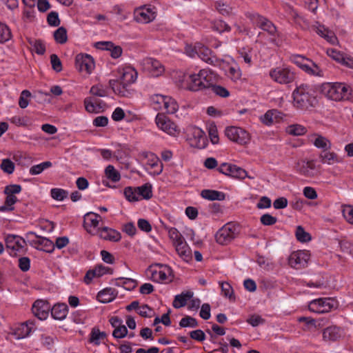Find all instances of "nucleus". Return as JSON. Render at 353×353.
<instances>
[{
  "label": "nucleus",
  "mask_w": 353,
  "mask_h": 353,
  "mask_svg": "<svg viewBox=\"0 0 353 353\" xmlns=\"http://www.w3.org/2000/svg\"><path fill=\"white\" fill-rule=\"evenodd\" d=\"M31 93L28 90H24L21 92L19 99V105L21 108H26L29 104L28 99L30 97Z\"/></svg>",
  "instance_id": "bf43d9fd"
},
{
  "label": "nucleus",
  "mask_w": 353,
  "mask_h": 353,
  "mask_svg": "<svg viewBox=\"0 0 353 353\" xmlns=\"http://www.w3.org/2000/svg\"><path fill=\"white\" fill-rule=\"evenodd\" d=\"M294 105L301 110H308L314 106L316 99L313 95L312 87L307 84H301L292 93Z\"/></svg>",
  "instance_id": "20e7f679"
},
{
  "label": "nucleus",
  "mask_w": 353,
  "mask_h": 353,
  "mask_svg": "<svg viewBox=\"0 0 353 353\" xmlns=\"http://www.w3.org/2000/svg\"><path fill=\"white\" fill-rule=\"evenodd\" d=\"M99 236L106 241L117 242L121 239V233L108 227H103L99 230Z\"/></svg>",
  "instance_id": "393cba45"
},
{
  "label": "nucleus",
  "mask_w": 353,
  "mask_h": 353,
  "mask_svg": "<svg viewBox=\"0 0 353 353\" xmlns=\"http://www.w3.org/2000/svg\"><path fill=\"white\" fill-rule=\"evenodd\" d=\"M84 105L85 110L90 113L99 112V104L98 101H92L90 98H85L84 100Z\"/></svg>",
  "instance_id": "338daca9"
},
{
  "label": "nucleus",
  "mask_w": 353,
  "mask_h": 353,
  "mask_svg": "<svg viewBox=\"0 0 353 353\" xmlns=\"http://www.w3.org/2000/svg\"><path fill=\"white\" fill-rule=\"evenodd\" d=\"M115 296L114 289L106 288L98 293L97 299L101 303H107L113 301Z\"/></svg>",
  "instance_id": "473e14b6"
},
{
  "label": "nucleus",
  "mask_w": 353,
  "mask_h": 353,
  "mask_svg": "<svg viewBox=\"0 0 353 353\" xmlns=\"http://www.w3.org/2000/svg\"><path fill=\"white\" fill-rule=\"evenodd\" d=\"M137 283L132 279L119 278L117 279V285L123 286L126 290H130L136 287Z\"/></svg>",
  "instance_id": "8fccbe9b"
},
{
  "label": "nucleus",
  "mask_w": 353,
  "mask_h": 353,
  "mask_svg": "<svg viewBox=\"0 0 353 353\" xmlns=\"http://www.w3.org/2000/svg\"><path fill=\"white\" fill-rule=\"evenodd\" d=\"M219 172L233 178L243 179L248 176L247 172L236 165L223 163L218 168Z\"/></svg>",
  "instance_id": "4468645a"
},
{
  "label": "nucleus",
  "mask_w": 353,
  "mask_h": 353,
  "mask_svg": "<svg viewBox=\"0 0 353 353\" xmlns=\"http://www.w3.org/2000/svg\"><path fill=\"white\" fill-rule=\"evenodd\" d=\"M117 72L119 74V79L110 80V86L116 94L120 97H128L133 91L130 88V85L136 81L137 72L134 68L126 66L119 68Z\"/></svg>",
  "instance_id": "f257e3e1"
},
{
  "label": "nucleus",
  "mask_w": 353,
  "mask_h": 353,
  "mask_svg": "<svg viewBox=\"0 0 353 353\" xmlns=\"http://www.w3.org/2000/svg\"><path fill=\"white\" fill-rule=\"evenodd\" d=\"M139 199H150L152 196V187L149 183L137 187Z\"/></svg>",
  "instance_id": "e433bc0d"
},
{
  "label": "nucleus",
  "mask_w": 353,
  "mask_h": 353,
  "mask_svg": "<svg viewBox=\"0 0 353 353\" xmlns=\"http://www.w3.org/2000/svg\"><path fill=\"white\" fill-rule=\"evenodd\" d=\"M50 161H44L41 163L33 165L30 169V173L32 175H37L41 173L45 169L49 168L52 166Z\"/></svg>",
  "instance_id": "3c124183"
},
{
  "label": "nucleus",
  "mask_w": 353,
  "mask_h": 353,
  "mask_svg": "<svg viewBox=\"0 0 353 353\" xmlns=\"http://www.w3.org/2000/svg\"><path fill=\"white\" fill-rule=\"evenodd\" d=\"M212 91L217 96L221 97H228L230 96V92L225 88L221 85H215L214 83L212 86H210Z\"/></svg>",
  "instance_id": "5fc2aeb1"
},
{
  "label": "nucleus",
  "mask_w": 353,
  "mask_h": 353,
  "mask_svg": "<svg viewBox=\"0 0 353 353\" xmlns=\"http://www.w3.org/2000/svg\"><path fill=\"white\" fill-rule=\"evenodd\" d=\"M155 121L158 128L169 135L176 136L179 133L177 125L163 114L159 113Z\"/></svg>",
  "instance_id": "f8f14e48"
},
{
  "label": "nucleus",
  "mask_w": 353,
  "mask_h": 353,
  "mask_svg": "<svg viewBox=\"0 0 353 353\" xmlns=\"http://www.w3.org/2000/svg\"><path fill=\"white\" fill-rule=\"evenodd\" d=\"M90 93L92 95L104 97L108 95V92L106 89L103 88V86L101 84L94 85L91 87Z\"/></svg>",
  "instance_id": "13d9d810"
},
{
  "label": "nucleus",
  "mask_w": 353,
  "mask_h": 353,
  "mask_svg": "<svg viewBox=\"0 0 353 353\" xmlns=\"http://www.w3.org/2000/svg\"><path fill=\"white\" fill-rule=\"evenodd\" d=\"M168 234L170 238L173 241L174 245H175L177 243L185 241L181 234L175 228H170L168 230Z\"/></svg>",
  "instance_id": "4d7b16f0"
},
{
  "label": "nucleus",
  "mask_w": 353,
  "mask_h": 353,
  "mask_svg": "<svg viewBox=\"0 0 353 353\" xmlns=\"http://www.w3.org/2000/svg\"><path fill=\"white\" fill-rule=\"evenodd\" d=\"M12 37L11 30L9 27L0 22V43H5Z\"/></svg>",
  "instance_id": "de8ad7c7"
},
{
  "label": "nucleus",
  "mask_w": 353,
  "mask_h": 353,
  "mask_svg": "<svg viewBox=\"0 0 353 353\" xmlns=\"http://www.w3.org/2000/svg\"><path fill=\"white\" fill-rule=\"evenodd\" d=\"M75 65L79 71L90 74L94 68V61L89 54H79L75 58Z\"/></svg>",
  "instance_id": "2eb2a0df"
},
{
  "label": "nucleus",
  "mask_w": 353,
  "mask_h": 353,
  "mask_svg": "<svg viewBox=\"0 0 353 353\" xmlns=\"http://www.w3.org/2000/svg\"><path fill=\"white\" fill-rule=\"evenodd\" d=\"M313 143L316 148L323 149L324 151H326L331 148L330 141L327 138L321 135H317Z\"/></svg>",
  "instance_id": "49530a36"
},
{
  "label": "nucleus",
  "mask_w": 353,
  "mask_h": 353,
  "mask_svg": "<svg viewBox=\"0 0 353 353\" xmlns=\"http://www.w3.org/2000/svg\"><path fill=\"white\" fill-rule=\"evenodd\" d=\"M309 255L304 251L293 252L289 256V265L295 269H301L307 266Z\"/></svg>",
  "instance_id": "dca6fc26"
},
{
  "label": "nucleus",
  "mask_w": 353,
  "mask_h": 353,
  "mask_svg": "<svg viewBox=\"0 0 353 353\" xmlns=\"http://www.w3.org/2000/svg\"><path fill=\"white\" fill-rule=\"evenodd\" d=\"M310 61V59H307L301 55L297 54L292 57V61L303 71L307 65V62Z\"/></svg>",
  "instance_id": "052dcab7"
},
{
  "label": "nucleus",
  "mask_w": 353,
  "mask_h": 353,
  "mask_svg": "<svg viewBox=\"0 0 353 353\" xmlns=\"http://www.w3.org/2000/svg\"><path fill=\"white\" fill-rule=\"evenodd\" d=\"M280 112L276 110H268L262 117V122L268 125H270L277 121L279 114Z\"/></svg>",
  "instance_id": "4c0bfd02"
},
{
  "label": "nucleus",
  "mask_w": 353,
  "mask_h": 353,
  "mask_svg": "<svg viewBox=\"0 0 353 353\" xmlns=\"http://www.w3.org/2000/svg\"><path fill=\"white\" fill-rule=\"evenodd\" d=\"M140 64L144 70L153 77H159L165 71L164 66L160 61L151 57L144 58L141 61Z\"/></svg>",
  "instance_id": "ddd939ff"
},
{
  "label": "nucleus",
  "mask_w": 353,
  "mask_h": 353,
  "mask_svg": "<svg viewBox=\"0 0 353 353\" xmlns=\"http://www.w3.org/2000/svg\"><path fill=\"white\" fill-rule=\"evenodd\" d=\"M156 17V12L150 7L143 6L137 8L134 12V20L141 23H148Z\"/></svg>",
  "instance_id": "f3484780"
},
{
  "label": "nucleus",
  "mask_w": 353,
  "mask_h": 353,
  "mask_svg": "<svg viewBox=\"0 0 353 353\" xmlns=\"http://www.w3.org/2000/svg\"><path fill=\"white\" fill-rule=\"evenodd\" d=\"M175 249L179 256L185 261H189L192 259V251L185 241L177 243Z\"/></svg>",
  "instance_id": "cd10ccee"
},
{
  "label": "nucleus",
  "mask_w": 353,
  "mask_h": 353,
  "mask_svg": "<svg viewBox=\"0 0 353 353\" xmlns=\"http://www.w3.org/2000/svg\"><path fill=\"white\" fill-rule=\"evenodd\" d=\"M304 71L310 75H313L319 77H324V71L320 68V67L310 60L307 62V65L306 66Z\"/></svg>",
  "instance_id": "c9c22d12"
},
{
  "label": "nucleus",
  "mask_w": 353,
  "mask_h": 353,
  "mask_svg": "<svg viewBox=\"0 0 353 353\" xmlns=\"http://www.w3.org/2000/svg\"><path fill=\"white\" fill-rule=\"evenodd\" d=\"M342 332L340 327L332 325L323 330V337L325 341H336L341 337Z\"/></svg>",
  "instance_id": "bb28decb"
},
{
  "label": "nucleus",
  "mask_w": 353,
  "mask_h": 353,
  "mask_svg": "<svg viewBox=\"0 0 353 353\" xmlns=\"http://www.w3.org/2000/svg\"><path fill=\"white\" fill-rule=\"evenodd\" d=\"M287 132L294 136H301L307 132V128L300 124H292L287 128Z\"/></svg>",
  "instance_id": "c03bdc74"
},
{
  "label": "nucleus",
  "mask_w": 353,
  "mask_h": 353,
  "mask_svg": "<svg viewBox=\"0 0 353 353\" xmlns=\"http://www.w3.org/2000/svg\"><path fill=\"white\" fill-rule=\"evenodd\" d=\"M178 107L179 106L176 101L172 97L167 96L166 100L164 102L163 110H165V112L168 114H174L177 111Z\"/></svg>",
  "instance_id": "37998d69"
},
{
  "label": "nucleus",
  "mask_w": 353,
  "mask_h": 353,
  "mask_svg": "<svg viewBox=\"0 0 353 353\" xmlns=\"http://www.w3.org/2000/svg\"><path fill=\"white\" fill-rule=\"evenodd\" d=\"M295 234L297 240L302 243L307 242L311 239L310 234L306 232L301 225L297 226Z\"/></svg>",
  "instance_id": "864d4df0"
},
{
  "label": "nucleus",
  "mask_w": 353,
  "mask_h": 353,
  "mask_svg": "<svg viewBox=\"0 0 353 353\" xmlns=\"http://www.w3.org/2000/svg\"><path fill=\"white\" fill-rule=\"evenodd\" d=\"M245 16L254 25L267 32L270 35L274 36L276 34V26L267 18L256 12H247Z\"/></svg>",
  "instance_id": "0eeeda50"
},
{
  "label": "nucleus",
  "mask_w": 353,
  "mask_h": 353,
  "mask_svg": "<svg viewBox=\"0 0 353 353\" xmlns=\"http://www.w3.org/2000/svg\"><path fill=\"white\" fill-rule=\"evenodd\" d=\"M6 249L10 250V255L23 254L26 245V241L21 236L15 234H8L5 239Z\"/></svg>",
  "instance_id": "9d476101"
},
{
  "label": "nucleus",
  "mask_w": 353,
  "mask_h": 353,
  "mask_svg": "<svg viewBox=\"0 0 353 353\" xmlns=\"http://www.w3.org/2000/svg\"><path fill=\"white\" fill-rule=\"evenodd\" d=\"M239 226L233 223H228L216 233L215 238L218 243L226 245L234 239L239 234Z\"/></svg>",
  "instance_id": "423d86ee"
},
{
  "label": "nucleus",
  "mask_w": 353,
  "mask_h": 353,
  "mask_svg": "<svg viewBox=\"0 0 353 353\" xmlns=\"http://www.w3.org/2000/svg\"><path fill=\"white\" fill-rule=\"evenodd\" d=\"M316 168L314 161L300 160L297 162L296 169L302 175L312 177L314 175Z\"/></svg>",
  "instance_id": "4be33fe9"
},
{
  "label": "nucleus",
  "mask_w": 353,
  "mask_h": 353,
  "mask_svg": "<svg viewBox=\"0 0 353 353\" xmlns=\"http://www.w3.org/2000/svg\"><path fill=\"white\" fill-rule=\"evenodd\" d=\"M219 284L221 288L222 294L229 298L230 300L234 301V291L231 285L228 282H220Z\"/></svg>",
  "instance_id": "603ef678"
},
{
  "label": "nucleus",
  "mask_w": 353,
  "mask_h": 353,
  "mask_svg": "<svg viewBox=\"0 0 353 353\" xmlns=\"http://www.w3.org/2000/svg\"><path fill=\"white\" fill-rule=\"evenodd\" d=\"M320 91L322 94L327 99L340 101L348 100L351 94V88L345 83H323L320 86Z\"/></svg>",
  "instance_id": "7ed1b4c3"
},
{
  "label": "nucleus",
  "mask_w": 353,
  "mask_h": 353,
  "mask_svg": "<svg viewBox=\"0 0 353 353\" xmlns=\"http://www.w3.org/2000/svg\"><path fill=\"white\" fill-rule=\"evenodd\" d=\"M228 76L233 81H236L240 79L241 77V71L240 68L236 65L230 66L228 69Z\"/></svg>",
  "instance_id": "0e129e2a"
},
{
  "label": "nucleus",
  "mask_w": 353,
  "mask_h": 353,
  "mask_svg": "<svg viewBox=\"0 0 353 353\" xmlns=\"http://www.w3.org/2000/svg\"><path fill=\"white\" fill-rule=\"evenodd\" d=\"M0 167L4 172L8 174L13 173L15 168L14 163L8 159H3Z\"/></svg>",
  "instance_id": "69168bd1"
},
{
  "label": "nucleus",
  "mask_w": 353,
  "mask_h": 353,
  "mask_svg": "<svg viewBox=\"0 0 353 353\" xmlns=\"http://www.w3.org/2000/svg\"><path fill=\"white\" fill-rule=\"evenodd\" d=\"M190 145L192 147L203 149L207 145V138L205 132L200 128L192 130V137H190Z\"/></svg>",
  "instance_id": "aec40b11"
},
{
  "label": "nucleus",
  "mask_w": 353,
  "mask_h": 353,
  "mask_svg": "<svg viewBox=\"0 0 353 353\" xmlns=\"http://www.w3.org/2000/svg\"><path fill=\"white\" fill-rule=\"evenodd\" d=\"M68 312V307L65 303L55 304L51 309L52 316L57 320L62 321L65 319Z\"/></svg>",
  "instance_id": "a878e982"
},
{
  "label": "nucleus",
  "mask_w": 353,
  "mask_h": 353,
  "mask_svg": "<svg viewBox=\"0 0 353 353\" xmlns=\"http://www.w3.org/2000/svg\"><path fill=\"white\" fill-rule=\"evenodd\" d=\"M28 235L35 236V239L31 240L30 244L37 249L46 252H52L54 250V245L53 242L48 239L41 237L33 232H30Z\"/></svg>",
  "instance_id": "6ab92c4d"
},
{
  "label": "nucleus",
  "mask_w": 353,
  "mask_h": 353,
  "mask_svg": "<svg viewBox=\"0 0 353 353\" xmlns=\"http://www.w3.org/2000/svg\"><path fill=\"white\" fill-rule=\"evenodd\" d=\"M98 49L105 50L110 52V55L114 59H117L122 54V48L119 46H114L111 41H101L96 43Z\"/></svg>",
  "instance_id": "b1692460"
},
{
  "label": "nucleus",
  "mask_w": 353,
  "mask_h": 353,
  "mask_svg": "<svg viewBox=\"0 0 353 353\" xmlns=\"http://www.w3.org/2000/svg\"><path fill=\"white\" fill-rule=\"evenodd\" d=\"M54 39L55 41L60 44H63L68 41L67 30L63 27H59L54 32Z\"/></svg>",
  "instance_id": "a18cd8bd"
},
{
  "label": "nucleus",
  "mask_w": 353,
  "mask_h": 353,
  "mask_svg": "<svg viewBox=\"0 0 353 353\" xmlns=\"http://www.w3.org/2000/svg\"><path fill=\"white\" fill-rule=\"evenodd\" d=\"M201 196L209 201H223L225 199V194L214 190H203Z\"/></svg>",
  "instance_id": "c756f323"
},
{
  "label": "nucleus",
  "mask_w": 353,
  "mask_h": 353,
  "mask_svg": "<svg viewBox=\"0 0 353 353\" xmlns=\"http://www.w3.org/2000/svg\"><path fill=\"white\" fill-rule=\"evenodd\" d=\"M336 301L332 298H319L309 303V310L316 313H326L336 307Z\"/></svg>",
  "instance_id": "6e6552de"
},
{
  "label": "nucleus",
  "mask_w": 353,
  "mask_h": 353,
  "mask_svg": "<svg viewBox=\"0 0 353 353\" xmlns=\"http://www.w3.org/2000/svg\"><path fill=\"white\" fill-rule=\"evenodd\" d=\"M32 331V327H28V325L22 323L16 331V334L19 339L28 336Z\"/></svg>",
  "instance_id": "680f3d73"
},
{
  "label": "nucleus",
  "mask_w": 353,
  "mask_h": 353,
  "mask_svg": "<svg viewBox=\"0 0 353 353\" xmlns=\"http://www.w3.org/2000/svg\"><path fill=\"white\" fill-rule=\"evenodd\" d=\"M143 156L147 159L146 165L149 169H154L153 174L159 175L163 171V164L159 158L152 152H145Z\"/></svg>",
  "instance_id": "412c9836"
},
{
  "label": "nucleus",
  "mask_w": 353,
  "mask_h": 353,
  "mask_svg": "<svg viewBox=\"0 0 353 353\" xmlns=\"http://www.w3.org/2000/svg\"><path fill=\"white\" fill-rule=\"evenodd\" d=\"M179 325L181 327H196L198 326V322L196 319L190 316H186L181 319Z\"/></svg>",
  "instance_id": "6e6d98bb"
},
{
  "label": "nucleus",
  "mask_w": 353,
  "mask_h": 353,
  "mask_svg": "<svg viewBox=\"0 0 353 353\" xmlns=\"http://www.w3.org/2000/svg\"><path fill=\"white\" fill-rule=\"evenodd\" d=\"M197 48H199L197 49V56L203 61L213 65L219 63V59L215 56L212 55V52L210 49L200 43H197Z\"/></svg>",
  "instance_id": "5701e85b"
},
{
  "label": "nucleus",
  "mask_w": 353,
  "mask_h": 353,
  "mask_svg": "<svg viewBox=\"0 0 353 353\" xmlns=\"http://www.w3.org/2000/svg\"><path fill=\"white\" fill-rule=\"evenodd\" d=\"M319 158L323 163H327L329 165L340 162V159L336 153L327 150L322 152L320 154Z\"/></svg>",
  "instance_id": "72a5a7b5"
},
{
  "label": "nucleus",
  "mask_w": 353,
  "mask_h": 353,
  "mask_svg": "<svg viewBox=\"0 0 353 353\" xmlns=\"http://www.w3.org/2000/svg\"><path fill=\"white\" fill-rule=\"evenodd\" d=\"M149 272H150V279L154 282L170 283L174 279L173 271L167 265L157 264L154 267H152Z\"/></svg>",
  "instance_id": "39448f33"
},
{
  "label": "nucleus",
  "mask_w": 353,
  "mask_h": 353,
  "mask_svg": "<svg viewBox=\"0 0 353 353\" xmlns=\"http://www.w3.org/2000/svg\"><path fill=\"white\" fill-rule=\"evenodd\" d=\"M271 79L280 84L292 83L295 78L294 73L288 68L278 67L270 71Z\"/></svg>",
  "instance_id": "9b49d317"
},
{
  "label": "nucleus",
  "mask_w": 353,
  "mask_h": 353,
  "mask_svg": "<svg viewBox=\"0 0 353 353\" xmlns=\"http://www.w3.org/2000/svg\"><path fill=\"white\" fill-rule=\"evenodd\" d=\"M107 337V334L105 332H101L97 328H92L90 334L89 342L95 345H99L101 341L104 340Z\"/></svg>",
  "instance_id": "2f4dec72"
},
{
  "label": "nucleus",
  "mask_w": 353,
  "mask_h": 353,
  "mask_svg": "<svg viewBox=\"0 0 353 353\" xmlns=\"http://www.w3.org/2000/svg\"><path fill=\"white\" fill-rule=\"evenodd\" d=\"M343 216L344 219L350 224L353 225V206L345 205L343 208Z\"/></svg>",
  "instance_id": "774afa93"
},
{
  "label": "nucleus",
  "mask_w": 353,
  "mask_h": 353,
  "mask_svg": "<svg viewBox=\"0 0 353 353\" xmlns=\"http://www.w3.org/2000/svg\"><path fill=\"white\" fill-rule=\"evenodd\" d=\"M18 201L15 195H6L3 205L0 206V212H11L14 210V205Z\"/></svg>",
  "instance_id": "58836bf2"
},
{
  "label": "nucleus",
  "mask_w": 353,
  "mask_h": 353,
  "mask_svg": "<svg viewBox=\"0 0 353 353\" xmlns=\"http://www.w3.org/2000/svg\"><path fill=\"white\" fill-rule=\"evenodd\" d=\"M124 195L126 199L130 202L140 200L137 188L126 187L124 189Z\"/></svg>",
  "instance_id": "09e8293b"
},
{
  "label": "nucleus",
  "mask_w": 353,
  "mask_h": 353,
  "mask_svg": "<svg viewBox=\"0 0 353 353\" xmlns=\"http://www.w3.org/2000/svg\"><path fill=\"white\" fill-rule=\"evenodd\" d=\"M40 340L43 347L51 350L54 347L57 336L53 333H43L41 335Z\"/></svg>",
  "instance_id": "f704fd0d"
},
{
  "label": "nucleus",
  "mask_w": 353,
  "mask_h": 353,
  "mask_svg": "<svg viewBox=\"0 0 353 353\" xmlns=\"http://www.w3.org/2000/svg\"><path fill=\"white\" fill-rule=\"evenodd\" d=\"M105 176L112 182H118L121 179L120 173L112 165H108L105 169Z\"/></svg>",
  "instance_id": "79ce46f5"
},
{
  "label": "nucleus",
  "mask_w": 353,
  "mask_h": 353,
  "mask_svg": "<svg viewBox=\"0 0 353 353\" xmlns=\"http://www.w3.org/2000/svg\"><path fill=\"white\" fill-rule=\"evenodd\" d=\"M193 296V292L187 291L175 296L172 303L174 308H180L184 307L187 304V301Z\"/></svg>",
  "instance_id": "7c9ffc66"
},
{
  "label": "nucleus",
  "mask_w": 353,
  "mask_h": 353,
  "mask_svg": "<svg viewBox=\"0 0 353 353\" xmlns=\"http://www.w3.org/2000/svg\"><path fill=\"white\" fill-rule=\"evenodd\" d=\"M51 196L57 201H63L67 197L68 192L60 188H52L50 191Z\"/></svg>",
  "instance_id": "e2e57ef3"
},
{
  "label": "nucleus",
  "mask_w": 353,
  "mask_h": 353,
  "mask_svg": "<svg viewBox=\"0 0 353 353\" xmlns=\"http://www.w3.org/2000/svg\"><path fill=\"white\" fill-rule=\"evenodd\" d=\"M226 137L232 141L239 145H246L250 142V134L244 129L231 126L225 129Z\"/></svg>",
  "instance_id": "1a4fd4ad"
},
{
  "label": "nucleus",
  "mask_w": 353,
  "mask_h": 353,
  "mask_svg": "<svg viewBox=\"0 0 353 353\" xmlns=\"http://www.w3.org/2000/svg\"><path fill=\"white\" fill-rule=\"evenodd\" d=\"M167 96L154 94L150 97V104L156 110H162Z\"/></svg>",
  "instance_id": "ea45409f"
},
{
  "label": "nucleus",
  "mask_w": 353,
  "mask_h": 353,
  "mask_svg": "<svg viewBox=\"0 0 353 353\" xmlns=\"http://www.w3.org/2000/svg\"><path fill=\"white\" fill-rule=\"evenodd\" d=\"M216 8L219 13L223 15L230 16L234 13V8L222 0L218 1L216 3Z\"/></svg>",
  "instance_id": "a19ab883"
},
{
  "label": "nucleus",
  "mask_w": 353,
  "mask_h": 353,
  "mask_svg": "<svg viewBox=\"0 0 353 353\" xmlns=\"http://www.w3.org/2000/svg\"><path fill=\"white\" fill-rule=\"evenodd\" d=\"M99 218L101 216L94 212H88L84 216V227L88 232H91V228H96L99 225Z\"/></svg>",
  "instance_id": "c85d7f7f"
},
{
  "label": "nucleus",
  "mask_w": 353,
  "mask_h": 353,
  "mask_svg": "<svg viewBox=\"0 0 353 353\" xmlns=\"http://www.w3.org/2000/svg\"><path fill=\"white\" fill-rule=\"evenodd\" d=\"M215 80V74L209 69H202L197 74L188 75L186 79L187 90L197 92L210 88Z\"/></svg>",
  "instance_id": "f03ea898"
},
{
  "label": "nucleus",
  "mask_w": 353,
  "mask_h": 353,
  "mask_svg": "<svg viewBox=\"0 0 353 353\" xmlns=\"http://www.w3.org/2000/svg\"><path fill=\"white\" fill-rule=\"evenodd\" d=\"M50 307L47 301L38 299L34 303L32 311L33 314L39 320H45L48 316Z\"/></svg>",
  "instance_id": "a211bd4d"
}]
</instances>
